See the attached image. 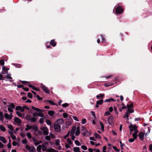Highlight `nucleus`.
I'll use <instances>...</instances> for the list:
<instances>
[{"label":"nucleus","mask_w":152,"mask_h":152,"mask_svg":"<svg viewBox=\"0 0 152 152\" xmlns=\"http://www.w3.org/2000/svg\"><path fill=\"white\" fill-rule=\"evenodd\" d=\"M40 87L42 88V90L45 93L47 94L50 93V91L49 90L48 88L46 87L42 83L41 84Z\"/></svg>","instance_id":"nucleus-1"},{"label":"nucleus","mask_w":152,"mask_h":152,"mask_svg":"<svg viewBox=\"0 0 152 152\" xmlns=\"http://www.w3.org/2000/svg\"><path fill=\"white\" fill-rule=\"evenodd\" d=\"M124 9L121 7L118 6L115 8V13L120 14L123 12Z\"/></svg>","instance_id":"nucleus-2"},{"label":"nucleus","mask_w":152,"mask_h":152,"mask_svg":"<svg viewBox=\"0 0 152 152\" xmlns=\"http://www.w3.org/2000/svg\"><path fill=\"white\" fill-rule=\"evenodd\" d=\"M40 129L43 131L44 135H47L48 134L49 129L47 127H41Z\"/></svg>","instance_id":"nucleus-3"},{"label":"nucleus","mask_w":152,"mask_h":152,"mask_svg":"<svg viewBox=\"0 0 152 152\" xmlns=\"http://www.w3.org/2000/svg\"><path fill=\"white\" fill-rule=\"evenodd\" d=\"M61 126L56 124H55L54 125V127L55 131L59 132L61 131Z\"/></svg>","instance_id":"nucleus-4"},{"label":"nucleus","mask_w":152,"mask_h":152,"mask_svg":"<svg viewBox=\"0 0 152 152\" xmlns=\"http://www.w3.org/2000/svg\"><path fill=\"white\" fill-rule=\"evenodd\" d=\"M82 131H83V132L82 133L83 135L86 136H88V131L84 126H82Z\"/></svg>","instance_id":"nucleus-5"},{"label":"nucleus","mask_w":152,"mask_h":152,"mask_svg":"<svg viewBox=\"0 0 152 152\" xmlns=\"http://www.w3.org/2000/svg\"><path fill=\"white\" fill-rule=\"evenodd\" d=\"M113 117L112 115H110L108 118V122L109 124L112 125L113 123Z\"/></svg>","instance_id":"nucleus-6"},{"label":"nucleus","mask_w":152,"mask_h":152,"mask_svg":"<svg viewBox=\"0 0 152 152\" xmlns=\"http://www.w3.org/2000/svg\"><path fill=\"white\" fill-rule=\"evenodd\" d=\"M138 136L140 139L142 141H143L144 140V134L142 132H140L138 134Z\"/></svg>","instance_id":"nucleus-7"},{"label":"nucleus","mask_w":152,"mask_h":152,"mask_svg":"<svg viewBox=\"0 0 152 152\" xmlns=\"http://www.w3.org/2000/svg\"><path fill=\"white\" fill-rule=\"evenodd\" d=\"M9 69L6 68L5 66H4L2 67L3 72H1V74H7L8 70Z\"/></svg>","instance_id":"nucleus-8"},{"label":"nucleus","mask_w":152,"mask_h":152,"mask_svg":"<svg viewBox=\"0 0 152 152\" xmlns=\"http://www.w3.org/2000/svg\"><path fill=\"white\" fill-rule=\"evenodd\" d=\"M56 122L57 123V124H58L59 125H62L64 123V120L61 118L57 120Z\"/></svg>","instance_id":"nucleus-9"},{"label":"nucleus","mask_w":152,"mask_h":152,"mask_svg":"<svg viewBox=\"0 0 152 152\" xmlns=\"http://www.w3.org/2000/svg\"><path fill=\"white\" fill-rule=\"evenodd\" d=\"M136 126L135 125H133L132 124H131L130 126H129V128L130 129V134H131V132H133L134 130V126Z\"/></svg>","instance_id":"nucleus-10"},{"label":"nucleus","mask_w":152,"mask_h":152,"mask_svg":"<svg viewBox=\"0 0 152 152\" xmlns=\"http://www.w3.org/2000/svg\"><path fill=\"white\" fill-rule=\"evenodd\" d=\"M14 121H15V122L18 124H21L22 122L20 119L16 117L14 118Z\"/></svg>","instance_id":"nucleus-11"},{"label":"nucleus","mask_w":152,"mask_h":152,"mask_svg":"<svg viewBox=\"0 0 152 152\" xmlns=\"http://www.w3.org/2000/svg\"><path fill=\"white\" fill-rule=\"evenodd\" d=\"M50 45L53 47H55L56 45V42L55 41L54 39L51 40L50 42Z\"/></svg>","instance_id":"nucleus-12"},{"label":"nucleus","mask_w":152,"mask_h":152,"mask_svg":"<svg viewBox=\"0 0 152 152\" xmlns=\"http://www.w3.org/2000/svg\"><path fill=\"white\" fill-rule=\"evenodd\" d=\"M80 134V127L79 126H77L76 128V130L75 132V135L76 136L79 135Z\"/></svg>","instance_id":"nucleus-13"},{"label":"nucleus","mask_w":152,"mask_h":152,"mask_svg":"<svg viewBox=\"0 0 152 152\" xmlns=\"http://www.w3.org/2000/svg\"><path fill=\"white\" fill-rule=\"evenodd\" d=\"M104 94H100L99 95H98L96 96V97L97 99H99V97H101L102 99H103L104 98Z\"/></svg>","instance_id":"nucleus-14"},{"label":"nucleus","mask_w":152,"mask_h":152,"mask_svg":"<svg viewBox=\"0 0 152 152\" xmlns=\"http://www.w3.org/2000/svg\"><path fill=\"white\" fill-rule=\"evenodd\" d=\"M31 107L32 109L36 110L37 112H42V110L39 109L37 108H36L33 106H32Z\"/></svg>","instance_id":"nucleus-15"},{"label":"nucleus","mask_w":152,"mask_h":152,"mask_svg":"<svg viewBox=\"0 0 152 152\" xmlns=\"http://www.w3.org/2000/svg\"><path fill=\"white\" fill-rule=\"evenodd\" d=\"M76 127L75 126L73 127L72 128L71 131V134H70V135H72L74 134L76 130Z\"/></svg>","instance_id":"nucleus-16"},{"label":"nucleus","mask_w":152,"mask_h":152,"mask_svg":"<svg viewBox=\"0 0 152 152\" xmlns=\"http://www.w3.org/2000/svg\"><path fill=\"white\" fill-rule=\"evenodd\" d=\"M0 140L4 143H5L7 142L6 140L4 137L0 136Z\"/></svg>","instance_id":"nucleus-17"},{"label":"nucleus","mask_w":152,"mask_h":152,"mask_svg":"<svg viewBox=\"0 0 152 152\" xmlns=\"http://www.w3.org/2000/svg\"><path fill=\"white\" fill-rule=\"evenodd\" d=\"M114 84V83L113 82L111 83H105L104 84V86L106 87H108L111 86L113 85Z\"/></svg>","instance_id":"nucleus-18"},{"label":"nucleus","mask_w":152,"mask_h":152,"mask_svg":"<svg viewBox=\"0 0 152 152\" xmlns=\"http://www.w3.org/2000/svg\"><path fill=\"white\" fill-rule=\"evenodd\" d=\"M114 102L115 101V100H114V99L112 98H110L109 99H106L104 101L105 102H110L111 101Z\"/></svg>","instance_id":"nucleus-19"},{"label":"nucleus","mask_w":152,"mask_h":152,"mask_svg":"<svg viewBox=\"0 0 152 152\" xmlns=\"http://www.w3.org/2000/svg\"><path fill=\"white\" fill-rule=\"evenodd\" d=\"M47 151L48 152H58L56 150L53 148L48 149V150Z\"/></svg>","instance_id":"nucleus-20"},{"label":"nucleus","mask_w":152,"mask_h":152,"mask_svg":"<svg viewBox=\"0 0 152 152\" xmlns=\"http://www.w3.org/2000/svg\"><path fill=\"white\" fill-rule=\"evenodd\" d=\"M12 65L16 68H20L21 66V65L20 64L14 63Z\"/></svg>","instance_id":"nucleus-21"},{"label":"nucleus","mask_w":152,"mask_h":152,"mask_svg":"<svg viewBox=\"0 0 152 152\" xmlns=\"http://www.w3.org/2000/svg\"><path fill=\"white\" fill-rule=\"evenodd\" d=\"M29 151V152H36L35 148L33 146L31 147Z\"/></svg>","instance_id":"nucleus-22"},{"label":"nucleus","mask_w":152,"mask_h":152,"mask_svg":"<svg viewBox=\"0 0 152 152\" xmlns=\"http://www.w3.org/2000/svg\"><path fill=\"white\" fill-rule=\"evenodd\" d=\"M73 151L74 152H79L80 148L78 147H75L73 148Z\"/></svg>","instance_id":"nucleus-23"},{"label":"nucleus","mask_w":152,"mask_h":152,"mask_svg":"<svg viewBox=\"0 0 152 152\" xmlns=\"http://www.w3.org/2000/svg\"><path fill=\"white\" fill-rule=\"evenodd\" d=\"M26 127L25 129V130L26 131H28L32 128L31 126H29L28 125H26Z\"/></svg>","instance_id":"nucleus-24"},{"label":"nucleus","mask_w":152,"mask_h":152,"mask_svg":"<svg viewBox=\"0 0 152 152\" xmlns=\"http://www.w3.org/2000/svg\"><path fill=\"white\" fill-rule=\"evenodd\" d=\"M134 126V133L133 134L137 135V134L138 132V131L137 130V127L136 126Z\"/></svg>","instance_id":"nucleus-25"},{"label":"nucleus","mask_w":152,"mask_h":152,"mask_svg":"<svg viewBox=\"0 0 152 152\" xmlns=\"http://www.w3.org/2000/svg\"><path fill=\"white\" fill-rule=\"evenodd\" d=\"M94 135L95 136V138H96L101 139V138L100 135L96 133H94Z\"/></svg>","instance_id":"nucleus-26"},{"label":"nucleus","mask_w":152,"mask_h":152,"mask_svg":"<svg viewBox=\"0 0 152 152\" xmlns=\"http://www.w3.org/2000/svg\"><path fill=\"white\" fill-rule=\"evenodd\" d=\"M32 128L36 132H37L38 130V128L37 125L32 126Z\"/></svg>","instance_id":"nucleus-27"},{"label":"nucleus","mask_w":152,"mask_h":152,"mask_svg":"<svg viewBox=\"0 0 152 152\" xmlns=\"http://www.w3.org/2000/svg\"><path fill=\"white\" fill-rule=\"evenodd\" d=\"M133 107V104L132 103L130 104H127V107L128 109H130Z\"/></svg>","instance_id":"nucleus-28"},{"label":"nucleus","mask_w":152,"mask_h":152,"mask_svg":"<svg viewBox=\"0 0 152 152\" xmlns=\"http://www.w3.org/2000/svg\"><path fill=\"white\" fill-rule=\"evenodd\" d=\"M48 113L49 115L52 116L54 114V112L53 110H50L48 112Z\"/></svg>","instance_id":"nucleus-29"},{"label":"nucleus","mask_w":152,"mask_h":152,"mask_svg":"<svg viewBox=\"0 0 152 152\" xmlns=\"http://www.w3.org/2000/svg\"><path fill=\"white\" fill-rule=\"evenodd\" d=\"M103 100L102 99L100 100L97 101L96 102V103L97 104H98L99 105H101L103 103Z\"/></svg>","instance_id":"nucleus-30"},{"label":"nucleus","mask_w":152,"mask_h":152,"mask_svg":"<svg viewBox=\"0 0 152 152\" xmlns=\"http://www.w3.org/2000/svg\"><path fill=\"white\" fill-rule=\"evenodd\" d=\"M99 123H100V125L101 126V130L102 131H104V125H103V123L101 121H100Z\"/></svg>","instance_id":"nucleus-31"},{"label":"nucleus","mask_w":152,"mask_h":152,"mask_svg":"<svg viewBox=\"0 0 152 152\" xmlns=\"http://www.w3.org/2000/svg\"><path fill=\"white\" fill-rule=\"evenodd\" d=\"M0 129L2 132H4L6 131L5 128L2 125L0 126Z\"/></svg>","instance_id":"nucleus-32"},{"label":"nucleus","mask_w":152,"mask_h":152,"mask_svg":"<svg viewBox=\"0 0 152 152\" xmlns=\"http://www.w3.org/2000/svg\"><path fill=\"white\" fill-rule=\"evenodd\" d=\"M8 106L10 107L11 108L14 109L15 107V106L13 103H11L10 105H8Z\"/></svg>","instance_id":"nucleus-33"},{"label":"nucleus","mask_w":152,"mask_h":152,"mask_svg":"<svg viewBox=\"0 0 152 152\" xmlns=\"http://www.w3.org/2000/svg\"><path fill=\"white\" fill-rule=\"evenodd\" d=\"M27 96L30 99H31L33 97V95L31 93L28 92L27 94Z\"/></svg>","instance_id":"nucleus-34"},{"label":"nucleus","mask_w":152,"mask_h":152,"mask_svg":"<svg viewBox=\"0 0 152 152\" xmlns=\"http://www.w3.org/2000/svg\"><path fill=\"white\" fill-rule=\"evenodd\" d=\"M75 143L77 146H79L81 145V144L80 142L77 140H75Z\"/></svg>","instance_id":"nucleus-35"},{"label":"nucleus","mask_w":152,"mask_h":152,"mask_svg":"<svg viewBox=\"0 0 152 152\" xmlns=\"http://www.w3.org/2000/svg\"><path fill=\"white\" fill-rule=\"evenodd\" d=\"M69 105V104L66 103L63 104L62 105V107L64 108L66 107H67Z\"/></svg>","instance_id":"nucleus-36"},{"label":"nucleus","mask_w":152,"mask_h":152,"mask_svg":"<svg viewBox=\"0 0 152 152\" xmlns=\"http://www.w3.org/2000/svg\"><path fill=\"white\" fill-rule=\"evenodd\" d=\"M7 127L8 128L10 129L11 130H13V128L12 125L8 124L7 125Z\"/></svg>","instance_id":"nucleus-37"},{"label":"nucleus","mask_w":152,"mask_h":152,"mask_svg":"<svg viewBox=\"0 0 152 152\" xmlns=\"http://www.w3.org/2000/svg\"><path fill=\"white\" fill-rule=\"evenodd\" d=\"M113 148L116 152H118L120 151V150L118 149L117 147L115 146H113Z\"/></svg>","instance_id":"nucleus-38"},{"label":"nucleus","mask_w":152,"mask_h":152,"mask_svg":"<svg viewBox=\"0 0 152 152\" xmlns=\"http://www.w3.org/2000/svg\"><path fill=\"white\" fill-rule=\"evenodd\" d=\"M60 140L59 139H57L56 140L55 144L57 146L59 145Z\"/></svg>","instance_id":"nucleus-39"},{"label":"nucleus","mask_w":152,"mask_h":152,"mask_svg":"<svg viewBox=\"0 0 152 152\" xmlns=\"http://www.w3.org/2000/svg\"><path fill=\"white\" fill-rule=\"evenodd\" d=\"M24 85H26L27 83H28V82L25 81H20Z\"/></svg>","instance_id":"nucleus-40"},{"label":"nucleus","mask_w":152,"mask_h":152,"mask_svg":"<svg viewBox=\"0 0 152 152\" xmlns=\"http://www.w3.org/2000/svg\"><path fill=\"white\" fill-rule=\"evenodd\" d=\"M81 148L83 149L84 150H86L87 149V147L86 146L84 145H82L81 146Z\"/></svg>","instance_id":"nucleus-41"},{"label":"nucleus","mask_w":152,"mask_h":152,"mask_svg":"<svg viewBox=\"0 0 152 152\" xmlns=\"http://www.w3.org/2000/svg\"><path fill=\"white\" fill-rule=\"evenodd\" d=\"M10 137L11 138L14 140H16V137L13 134L10 135Z\"/></svg>","instance_id":"nucleus-42"},{"label":"nucleus","mask_w":152,"mask_h":152,"mask_svg":"<svg viewBox=\"0 0 152 152\" xmlns=\"http://www.w3.org/2000/svg\"><path fill=\"white\" fill-rule=\"evenodd\" d=\"M22 142L23 144L26 145L27 143V141L26 139H25L22 141Z\"/></svg>","instance_id":"nucleus-43"},{"label":"nucleus","mask_w":152,"mask_h":152,"mask_svg":"<svg viewBox=\"0 0 152 152\" xmlns=\"http://www.w3.org/2000/svg\"><path fill=\"white\" fill-rule=\"evenodd\" d=\"M129 112H126V113L125 116H124L123 117L124 118L126 117V118H128L129 116Z\"/></svg>","instance_id":"nucleus-44"},{"label":"nucleus","mask_w":152,"mask_h":152,"mask_svg":"<svg viewBox=\"0 0 152 152\" xmlns=\"http://www.w3.org/2000/svg\"><path fill=\"white\" fill-rule=\"evenodd\" d=\"M9 115L8 113H6L4 114V117L6 119H7L9 117Z\"/></svg>","instance_id":"nucleus-45"},{"label":"nucleus","mask_w":152,"mask_h":152,"mask_svg":"<svg viewBox=\"0 0 152 152\" xmlns=\"http://www.w3.org/2000/svg\"><path fill=\"white\" fill-rule=\"evenodd\" d=\"M31 121L32 122H35L36 121L37 118L34 117H33L31 119Z\"/></svg>","instance_id":"nucleus-46"},{"label":"nucleus","mask_w":152,"mask_h":152,"mask_svg":"<svg viewBox=\"0 0 152 152\" xmlns=\"http://www.w3.org/2000/svg\"><path fill=\"white\" fill-rule=\"evenodd\" d=\"M67 142L68 143L69 145H71L72 144V141L69 138H67Z\"/></svg>","instance_id":"nucleus-47"},{"label":"nucleus","mask_w":152,"mask_h":152,"mask_svg":"<svg viewBox=\"0 0 152 152\" xmlns=\"http://www.w3.org/2000/svg\"><path fill=\"white\" fill-rule=\"evenodd\" d=\"M45 139L47 140L50 141L51 138L49 136L47 135L45 137Z\"/></svg>","instance_id":"nucleus-48"},{"label":"nucleus","mask_w":152,"mask_h":152,"mask_svg":"<svg viewBox=\"0 0 152 152\" xmlns=\"http://www.w3.org/2000/svg\"><path fill=\"white\" fill-rule=\"evenodd\" d=\"M36 97L39 100H42V98L39 96L38 95H36Z\"/></svg>","instance_id":"nucleus-49"},{"label":"nucleus","mask_w":152,"mask_h":152,"mask_svg":"<svg viewBox=\"0 0 152 152\" xmlns=\"http://www.w3.org/2000/svg\"><path fill=\"white\" fill-rule=\"evenodd\" d=\"M44 122V119L42 118H41L39 119V122L41 124H42Z\"/></svg>","instance_id":"nucleus-50"},{"label":"nucleus","mask_w":152,"mask_h":152,"mask_svg":"<svg viewBox=\"0 0 152 152\" xmlns=\"http://www.w3.org/2000/svg\"><path fill=\"white\" fill-rule=\"evenodd\" d=\"M38 116L41 117H43L44 115L42 113H38Z\"/></svg>","instance_id":"nucleus-51"},{"label":"nucleus","mask_w":152,"mask_h":152,"mask_svg":"<svg viewBox=\"0 0 152 152\" xmlns=\"http://www.w3.org/2000/svg\"><path fill=\"white\" fill-rule=\"evenodd\" d=\"M41 145H39L37 147V150L38 151H40L41 149Z\"/></svg>","instance_id":"nucleus-52"},{"label":"nucleus","mask_w":152,"mask_h":152,"mask_svg":"<svg viewBox=\"0 0 152 152\" xmlns=\"http://www.w3.org/2000/svg\"><path fill=\"white\" fill-rule=\"evenodd\" d=\"M86 121V119L83 118L82 119L81 124H85Z\"/></svg>","instance_id":"nucleus-53"},{"label":"nucleus","mask_w":152,"mask_h":152,"mask_svg":"<svg viewBox=\"0 0 152 152\" xmlns=\"http://www.w3.org/2000/svg\"><path fill=\"white\" fill-rule=\"evenodd\" d=\"M46 123L48 125H50L51 124V122L49 120H47L46 121Z\"/></svg>","instance_id":"nucleus-54"},{"label":"nucleus","mask_w":152,"mask_h":152,"mask_svg":"<svg viewBox=\"0 0 152 152\" xmlns=\"http://www.w3.org/2000/svg\"><path fill=\"white\" fill-rule=\"evenodd\" d=\"M26 135L27 136V137L29 139H31L32 137L31 135V134L29 133H27L26 134Z\"/></svg>","instance_id":"nucleus-55"},{"label":"nucleus","mask_w":152,"mask_h":152,"mask_svg":"<svg viewBox=\"0 0 152 152\" xmlns=\"http://www.w3.org/2000/svg\"><path fill=\"white\" fill-rule=\"evenodd\" d=\"M21 108V106H17L15 108V110H20Z\"/></svg>","instance_id":"nucleus-56"},{"label":"nucleus","mask_w":152,"mask_h":152,"mask_svg":"<svg viewBox=\"0 0 152 152\" xmlns=\"http://www.w3.org/2000/svg\"><path fill=\"white\" fill-rule=\"evenodd\" d=\"M16 114H17V115L20 117H22V115H21V113L19 112L18 111H16Z\"/></svg>","instance_id":"nucleus-57"},{"label":"nucleus","mask_w":152,"mask_h":152,"mask_svg":"<svg viewBox=\"0 0 152 152\" xmlns=\"http://www.w3.org/2000/svg\"><path fill=\"white\" fill-rule=\"evenodd\" d=\"M127 111L128 112H129V113H133L134 112V110L133 109H128Z\"/></svg>","instance_id":"nucleus-58"},{"label":"nucleus","mask_w":152,"mask_h":152,"mask_svg":"<svg viewBox=\"0 0 152 152\" xmlns=\"http://www.w3.org/2000/svg\"><path fill=\"white\" fill-rule=\"evenodd\" d=\"M48 102L50 104L53 105H54L56 104V103H54L51 100H48Z\"/></svg>","instance_id":"nucleus-59"},{"label":"nucleus","mask_w":152,"mask_h":152,"mask_svg":"<svg viewBox=\"0 0 152 152\" xmlns=\"http://www.w3.org/2000/svg\"><path fill=\"white\" fill-rule=\"evenodd\" d=\"M4 62L3 60H0V65H3L4 64Z\"/></svg>","instance_id":"nucleus-60"},{"label":"nucleus","mask_w":152,"mask_h":152,"mask_svg":"<svg viewBox=\"0 0 152 152\" xmlns=\"http://www.w3.org/2000/svg\"><path fill=\"white\" fill-rule=\"evenodd\" d=\"M68 116V114L66 113H64L63 114V116L64 118H67Z\"/></svg>","instance_id":"nucleus-61"},{"label":"nucleus","mask_w":152,"mask_h":152,"mask_svg":"<svg viewBox=\"0 0 152 152\" xmlns=\"http://www.w3.org/2000/svg\"><path fill=\"white\" fill-rule=\"evenodd\" d=\"M32 89L33 90L36 91H39V89H38V88L35 87L34 86L32 88Z\"/></svg>","instance_id":"nucleus-62"},{"label":"nucleus","mask_w":152,"mask_h":152,"mask_svg":"<svg viewBox=\"0 0 152 152\" xmlns=\"http://www.w3.org/2000/svg\"><path fill=\"white\" fill-rule=\"evenodd\" d=\"M31 147H30L29 145H26V149L29 151Z\"/></svg>","instance_id":"nucleus-63"},{"label":"nucleus","mask_w":152,"mask_h":152,"mask_svg":"<svg viewBox=\"0 0 152 152\" xmlns=\"http://www.w3.org/2000/svg\"><path fill=\"white\" fill-rule=\"evenodd\" d=\"M110 113L109 111H107L106 112H105L104 115H110Z\"/></svg>","instance_id":"nucleus-64"}]
</instances>
